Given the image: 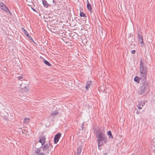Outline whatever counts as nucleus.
I'll list each match as a JSON object with an SVG mask.
<instances>
[{
  "label": "nucleus",
  "mask_w": 155,
  "mask_h": 155,
  "mask_svg": "<svg viewBox=\"0 0 155 155\" xmlns=\"http://www.w3.org/2000/svg\"><path fill=\"white\" fill-rule=\"evenodd\" d=\"M94 133L97 138V141L99 144L103 145L108 142L107 137L104 133L98 127L94 128Z\"/></svg>",
  "instance_id": "obj_1"
},
{
  "label": "nucleus",
  "mask_w": 155,
  "mask_h": 155,
  "mask_svg": "<svg viewBox=\"0 0 155 155\" xmlns=\"http://www.w3.org/2000/svg\"><path fill=\"white\" fill-rule=\"evenodd\" d=\"M140 76L141 78L136 76L134 79V81L138 83H140V79H141V78H142L143 80H145L147 76V68L144 66L141 61H140Z\"/></svg>",
  "instance_id": "obj_2"
},
{
  "label": "nucleus",
  "mask_w": 155,
  "mask_h": 155,
  "mask_svg": "<svg viewBox=\"0 0 155 155\" xmlns=\"http://www.w3.org/2000/svg\"><path fill=\"white\" fill-rule=\"evenodd\" d=\"M52 147L51 144L49 142L41 146V149H42V151L45 153L46 152V153H48L51 151Z\"/></svg>",
  "instance_id": "obj_3"
},
{
  "label": "nucleus",
  "mask_w": 155,
  "mask_h": 155,
  "mask_svg": "<svg viewBox=\"0 0 155 155\" xmlns=\"http://www.w3.org/2000/svg\"><path fill=\"white\" fill-rule=\"evenodd\" d=\"M148 84L145 81L142 84L139 91V94H143L148 88Z\"/></svg>",
  "instance_id": "obj_4"
},
{
  "label": "nucleus",
  "mask_w": 155,
  "mask_h": 155,
  "mask_svg": "<svg viewBox=\"0 0 155 155\" xmlns=\"http://www.w3.org/2000/svg\"><path fill=\"white\" fill-rule=\"evenodd\" d=\"M20 87L21 88L20 90L19 91L21 93H26L28 91V88L27 87V86H24L23 84H21L20 85Z\"/></svg>",
  "instance_id": "obj_5"
},
{
  "label": "nucleus",
  "mask_w": 155,
  "mask_h": 155,
  "mask_svg": "<svg viewBox=\"0 0 155 155\" xmlns=\"http://www.w3.org/2000/svg\"><path fill=\"white\" fill-rule=\"evenodd\" d=\"M0 8L3 11L7 13H11L10 10L7 8L6 6L2 2H0Z\"/></svg>",
  "instance_id": "obj_6"
},
{
  "label": "nucleus",
  "mask_w": 155,
  "mask_h": 155,
  "mask_svg": "<svg viewBox=\"0 0 155 155\" xmlns=\"http://www.w3.org/2000/svg\"><path fill=\"white\" fill-rule=\"evenodd\" d=\"M61 136V133H58L55 136L54 138V142L55 144H56L58 142Z\"/></svg>",
  "instance_id": "obj_7"
},
{
  "label": "nucleus",
  "mask_w": 155,
  "mask_h": 155,
  "mask_svg": "<svg viewBox=\"0 0 155 155\" xmlns=\"http://www.w3.org/2000/svg\"><path fill=\"white\" fill-rule=\"evenodd\" d=\"M145 104V103L143 101H138V104L137 105V107L138 109H141L142 107Z\"/></svg>",
  "instance_id": "obj_8"
},
{
  "label": "nucleus",
  "mask_w": 155,
  "mask_h": 155,
  "mask_svg": "<svg viewBox=\"0 0 155 155\" xmlns=\"http://www.w3.org/2000/svg\"><path fill=\"white\" fill-rule=\"evenodd\" d=\"M82 147L81 145L78 146L77 149V154H75V155H80L82 151Z\"/></svg>",
  "instance_id": "obj_9"
},
{
  "label": "nucleus",
  "mask_w": 155,
  "mask_h": 155,
  "mask_svg": "<svg viewBox=\"0 0 155 155\" xmlns=\"http://www.w3.org/2000/svg\"><path fill=\"white\" fill-rule=\"evenodd\" d=\"M45 140L46 138L44 137H42L39 140V142L41 143V146L45 144Z\"/></svg>",
  "instance_id": "obj_10"
},
{
  "label": "nucleus",
  "mask_w": 155,
  "mask_h": 155,
  "mask_svg": "<svg viewBox=\"0 0 155 155\" xmlns=\"http://www.w3.org/2000/svg\"><path fill=\"white\" fill-rule=\"evenodd\" d=\"M42 4L43 5L44 7L45 8H48L49 6H50V5L48 4L47 1L46 0H42Z\"/></svg>",
  "instance_id": "obj_11"
},
{
  "label": "nucleus",
  "mask_w": 155,
  "mask_h": 155,
  "mask_svg": "<svg viewBox=\"0 0 155 155\" xmlns=\"http://www.w3.org/2000/svg\"><path fill=\"white\" fill-rule=\"evenodd\" d=\"M138 41L140 42V44H143V38L142 35H140L138 34Z\"/></svg>",
  "instance_id": "obj_12"
},
{
  "label": "nucleus",
  "mask_w": 155,
  "mask_h": 155,
  "mask_svg": "<svg viewBox=\"0 0 155 155\" xmlns=\"http://www.w3.org/2000/svg\"><path fill=\"white\" fill-rule=\"evenodd\" d=\"M22 31L25 34L27 37H28L29 35L27 31L24 28H21Z\"/></svg>",
  "instance_id": "obj_13"
},
{
  "label": "nucleus",
  "mask_w": 155,
  "mask_h": 155,
  "mask_svg": "<svg viewBox=\"0 0 155 155\" xmlns=\"http://www.w3.org/2000/svg\"><path fill=\"white\" fill-rule=\"evenodd\" d=\"M91 83V82L90 81H88L87 82L86 85L85 86V88L86 90H87L88 89V87L90 86Z\"/></svg>",
  "instance_id": "obj_14"
},
{
  "label": "nucleus",
  "mask_w": 155,
  "mask_h": 155,
  "mask_svg": "<svg viewBox=\"0 0 155 155\" xmlns=\"http://www.w3.org/2000/svg\"><path fill=\"white\" fill-rule=\"evenodd\" d=\"M42 150V149H41V147L39 148H37L36 150H35V153L37 154L40 153V152Z\"/></svg>",
  "instance_id": "obj_15"
},
{
  "label": "nucleus",
  "mask_w": 155,
  "mask_h": 155,
  "mask_svg": "<svg viewBox=\"0 0 155 155\" xmlns=\"http://www.w3.org/2000/svg\"><path fill=\"white\" fill-rule=\"evenodd\" d=\"M43 62L45 64H46L48 66H50L51 65V64L47 60H45V59H44L43 60Z\"/></svg>",
  "instance_id": "obj_16"
},
{
  "label": "nucleus",
  "mask_w": 155,
  "mask_h": 155,
  "mask_svg": "<svg viewBox=\"0 0 155 155\" xmlns=\"http://www.w3.org/2000/svg\"><path fill=\"white\" fill-rule=\"evenodd\" d=\"M87 7L88 10L91 12V11L92 8L91 4L90 3H87Z\"/></svg>",
  "instance_id": "obj_17"
},
{
  "label": "nucleus",
  "mask_w": 155,
  "mask_h": 155,
  "mask_svg": "<svg viewBox=\"0 0 155 155\" xmlns=\"http://www.w3.org/2000/svg\"><path fill=\"white\" fill-rule=\"evenodd\" d=\"M58 112L57 110H55L54 111H52L51 113V114L52 115H55L58 114Z\"/></svg>",
  "instance_id": "obj_18"
},
{
  "label": "nucleus",
  "mask_w": 155,
  "mask_h": 155,
  "mask_svg": "<svg viewBox=\"0 0 155 155\" xmlns=\"http://www.w3.org/2000/svg\"><path fill=\"white\" fill-rule=\"evenodd\" d=\"M107 134L109 136V138H113V137L112 135L111 131L110 130H109V131H108Z\"/></svg>",
  "instance_id": "obj_19"
},
{
  "label": "nucleus",
  "mask_w": 155,
  "mask_h": 155,
  "mask_svg": "<svg viewBox=\"0 0 155 155\" xmlns=\"http://www.w3.org/2000/svg\"><path fill=\"white\" fill-rule=\"evenodd\" d=\"M80 15L81 17H86V16H85V15L84 13L83 12H80Z\"/></svg>",
  "instance_id": "obj_20"
},
{
  "label": "nucleus",
  "mask_w": 155,
  "mask_h": 155,
  "mask_svg": "<svg viewBox=\"0 0 155 155\" xmlns=\"http://www.w3.org/2000/svg\"><path fill=\"white\" fill-rule=\"evenodd\" d=\"M30 119L29 118H25L24 119L25 121L27 123L29 122L30 121Z\"/></svg>",
  "instance_id": "obj_21"
},
{
  "label": "nucleus",
  "mask_w": 155,
  "mask_h": 155,
  "mask_svg": "<svg viewBox=\"0 0 155 155\" xmlns=\"http://www.w3.org/2000/svg\"><path fill=\"white\" fill-rule=\"evenodd\" d=\"M17 78H18V80H21V79H22L23 78V77L22 76H19V77H17Z\"/></svg>",
  "instance_id": "obj_22"
},
{
  "label": "nucleus",
  "mask_w": 155,
  "mask_h": 155,
  "mask_svg": "<svg viewBox=\"0 0 155 155\" xmlns=\"http://www.w3.org/2000/svg\"><path fill=\"white\" fill-rule=\"evenodd\" d=\"M103 145V144H99V143H98V149L99 150H100L101 149V147L102 145Z\"/></svg>",
  "instance_id": "obj_23"
},
{
  "label": "nucleus",
  "mask_w": 155,
  "mask_h": 155,
  "mask_svg": "<svg viewBox=\"0 0 155 155\" xmlns=\"http://www.w3.org/2000/svg\"><path fill=\"white\" fill-rule=\"evenodd\" d=\"M28 38L31 41H33V40L32 38L31 37L30 35H29V36L28 37Z\"/></svg>",
  "instance_id": "obj_24"
},
{
  "label": "nucleus",
  "mask_w": 155,
  "mask_h": 155,
  "mask_svg": "<svg viewBox=\"0 0 155 155\" xmlns=\"http://www.w3.org/2000/svg\"><path fill=\"white\" fill-rule=\"evenodd\" d=\"M37 155H45V154L43 152H41L40 153L37 154Z\"/></svg>",
  "instance_id": "obj_25"
},
{
  "label": "nucleus",
  "mask_w": 155,
  "mask_h": 155,
  "mask_svg": "<svg viewBox=\"0 0 155 155\" xmlns=\"http://www.w3.org/2000/svg\"><path fill=\"white\" fill-rule=\"evenodd\" d=\"M135 52L136 51L135 50H133L131 52V53L132 54H134L135 53Z\"/></svg>",
  "instance_id": "obj_26"
},
{
  "label": "nucleus",
  "mask_w": 155,
  "mask_h": 155,
  "mask_svg": "<svg viewBox=\"0 0 155 155\" xmlns=\"http://www.w3.org/2000/svg\"><path fill=\"white\" fill-rule=\"evenodd\" d=\"M135 110H137V111L136 112V113L138 114L139 113H140V112L139 111H138L137 110V108H135Z\"/></svg>",
  "instance_id": "obj_27"
},
{
  "label": "nucleus",
  "mask_w": 155,
  "mask_h": 155,
  "mask_svg": "<svg viewBox=\"0 0 155 155\" xmlns=\"http://www.w3.org/2000/svg\"><path fill=\"white\" fill-rule=\"evenodd\" d=\"M31 8L32 9L33 11H34V12H36V10H35V9H34V8H32V7H31Z\"/></svg>",
  "instance_id": "obj_28"
},
{
  "label": "nucleus",
  "mask_w": 155,
  "mask_h": 155,
  "mask_svg": "<svg viewBox=\"0 0 155 155\" xmlns=\"http://www.w3.org/2000/svg\"><path fill=\"white\" fill-rule=\"evenodd\" d=\"M53 2L54 4H55V3H56V2L54 1V0H53Z\"/></svg>",
  "instance_id": "obj_29"
},
{
  "label": "nucleus",
  "mask_w": 155,
  "mask_h": 155,
  "mask_svg": "<svg viewBox=\"0 0 155 155\" xmlns=\"http://www.w3.org/2000/svg\"><path fill=\"white\" fill-rule=\"evenodd\" d=\"M25 130L22 131V133H23V134H25Z\"/></svg>",
  "instance_id": "obj_30"
},
{
  "label": "nucleus",
  "mask_w": 155,
  "mask_h": 155,
  "mask_svg": "<svg viewBox=\"0 0 155 155\" xmlns=\"http://www.w3.org/2000/svg\"><path fill=\"white\" fill-rule=\"evenodd\" d=\"M87 3H90L88 0H87Z\"/></svg>",
  "instance_id": "obj_31"
},
{
  "label": "nucleus",
  "mask_w": 155,
  "mask_h": 155,
  "mask_svg": "<svg viewBox=\"0 0 155 155\" xmlns=\"http://www.w3.org/2000/svg\"><path fill=\"white\" fill-rule=\"evenodd\" d=\"M104 155H105V154H104Z\"/></svg>",
  "instance_id": "obj_32"
}]
</instances>
